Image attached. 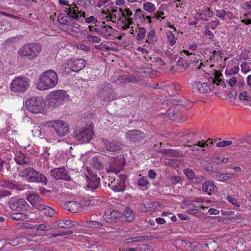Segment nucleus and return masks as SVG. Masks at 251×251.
<instances>
[{
  "instance_id": "50",
  "label": "nucleus",
  "mask_w": 251,
  "mask_h": 251,
  "mask_svg": "<svg viewBox=\"0 0 251 251\" xmlns=\"http://www.w3.org/2000/svg\"><path fill=\"white\" fill-rule=\"evenodd\" d=\"M96 48L104 51H108L110 50V47L103 43H101L100 45L96 46Z\"/></svg>"
},
{
  "instance_id": "15",
  "label": "nucleus",
  "mask_w": 251,
  "mask_h": 251,
  "mask_svg": "<svg viewBox=\"0 0 251 251\" xmlns=\"http://www.w3.org/2000/svg\"><path fill=\"white\" fill-rule=\"evenodd\" d=\"M192 86L194 91L200 93H208L212 89L211 84L208 82L195 81L193 83Z\"/></svg>"
},
{
  "instance_id": "22",
  "label": "nucleus",
  "mask_w": 251,
  "mask_h": 251,
  "mask_svg": "<svg viewBox=\"0 0 251 251\" xmlns=\"http://www.w3.org/2000/svg\"><path fill=\"white\" fill-rule=\"evenodd\" d=\"M37 174L36 171L33 168L30 167L21 168L20 170V176L23 177H26L29 182L33 180L35 176Z\"/></svg>"
},
{
  "instance_id": "41",
  "label": "nucleus",
  "mask_w": 251,
  "mask_h": 251,
  "mask_svg": "<svg viewBox=\"0 0 251 251\" xmlns=\"http://www.w3.org/2000/svg\"><path fill=\"white\" fill-rule=\"evenodd\" d=\"M168 156L169 157H181L183 156L182 154L179 153L177 151L172 149H169L168 152Z\"/></svg>"
},
{
  "instance_id": "48",
  "label": "nucleus",
  "mask_w": 251,
  "mask_h": 251,
  "mask_svg": "<svg viewBox=\"0 0 251 251\" xmlns=\"http://www.w3.org/2000/svg\"><path fill=\"white\" fill-rule=\"evenodd\" d=\"M149 184L148 178L143 176L137 180V184L140 186H145Z\"/></svg>"
},
{
  "instance_id": "1",
  "label": "nucleus",
  "mask_w": 251,
  "mask_h": 251,
  "mask_svg": "<svg viewBox=\"0 0 251 251\" xmlns=\"http://www.w3.org/2000/svg\"><path fill=\"white\" fill-rule=\"evenodd\" d=\"M58 82V75L52 70L44 72L39 77L37 88L40 90H48L54 87Z\"/></svg>"
},
{
  "instance_id": "12",
  "label": "nucleus",
  "mask_w": 251,
  "mask_h": 251,
  "mask_svg": "<svg viewBox=\"0 0 251 251\" xmlns=\"http://www.w3.org/2000/svg\"><path fill=\"white\" fill-rule=\"evenodd\" d=\"M92 131L88 128L76 130L73 134L74 139L80 143L89 142L92 137Z\"/></svg>"
},
{
  "instance_id": "25",
  "label": "nucleus",
  "mask_w": 251,
  "mask_h": 251,
  "mask_svg": "<svg viewBox=\"0 0 251 251\" xmlns=\"http://www.w3.org/2000/svg\"><path fill=\"white\" fill-rule=\"evenodd\" d=\"M244 8L249 12L244 15V19L242 20V22L246 25L251 24V0H249L245 2L244 5Z\"/></svg>"
},
{
  "instance_id": "63",
  "label": "nucleus",
  "mask_w": 251,
  "mask_h": 251,
  "mask_svg": "<svg viewBox=\"0 0 251 251\" xmlns=\"http://www.w3.org/2000/svg\"><path fill=\"white\" fill-rule=\"evenodd\" d=\"M148 176L151 179H154L156 176V172L152 169H150L148 171Z\"/></svg>"
},
{
  "instance_id": "18",
  "label": "nucleus",
  "mask_w": 251,
  "mask_h": 251,
  "mask_svg": "<svg viewBox=\"0 0 251 251\" xmlns=\"http://www.w3.org/2000/svg\"><path fill=\"white\" fill-rule=\"evenodd\" d=\"M179 105H174L170 108L167 112V116L170 119L172 120H179L181 121H185L186 117L184 119H180V117L181 116V112L180 110Z\"/></svg>"
},
{
  "instance_id": "51",
  "label": "nucleus",
  "mask_w": 251,
  "mask_h": 251,
  "mask_svg": "<svg viewBox=\"0 0 251 251\" xmlns=\"http://www.w3.org/2000/svg\"><path fill=\"white\" fill-rule=\"evenodd\" d=\"M250 70V68L247 62H243L241 64V70L243 73L246 74Z\"/></svg>"
},
{
  "instance_id": "7",
  "label": "nucleus",
  "mask_w": 251,
  "mask_h": 251,
  "mask_svg": "<svg viewBox=\"0 0 251 251\" xmlns=\"http://www.w3.org/2000/svg\"><path fill=\"white\" fill-rule=\"evenodd\" d=\"M29 85V82L27 78L18 77L12 81L10 89L13 92H23L27 89Z\"/></svg>"
},
{
  "instance_id": "43",
  "label": "nucleus",
  "mask_w": 251,
  "mask_h": 251,
  "mask_svg": "<svg viewBox=\"0 0 251 251\" xmlns=\"http://www.w3.org/2000/svg\"><path fill=\"white\" fill-rule=\"evenodd\" d=\"M2 187H5L8 189H13L15 185L9 180H3L0 183Z\"/></svg>"
},
{
  "instance_id": "59",
  "label": "nucleus",
  "mask_w": 251,
  "mask_h": 251,
  "mask_svg": "<svg viewBox=\"0 0 251 251\" xmlns=\"http://www.w3.org/2000/svg\"><path fill=\"white\" fill-rule=\"evenodd\" d=\"M132 11L128 8H126L125 9V13H123V16L125 18H132L131 16L132 15Z\"/></svg>"
},
{
  "instance_id": "4",
  "label": "nucleus",
  "mask_w": 251,
  "mask_h": 251,
  "mask_svg": "<svg viewBox=\"0 0 251 251\" xmlns=\"http://www.w3.org/2000/svg\"><path fill=\"white\" fill-rule=\"evenodd\" d=\"M25 105L28 110L31 112L39 113L44 111L45 103L41 98L32 96L26 100Z\"/></svg>"
},
{
  "instance_id": "6",
  "label": "nucleus",
  "mask_w": 251,
  "mask_h": 251,
  "mask_svg": "<svg viewBox=\"0 0 251 251\" xmlns=\"http://www.w3.org/2000/svg\"><path fill=\"white\" fill-rule=\"evenodd\" d=\"M48 126L53 127L58 135L60 136H65L69 131V127L66 122L62 120H53L48 122Z\"/></svg>"
},
{
  "instance_id": "29",
  "label": "nucleus",
  "mask_w": 251,
  "mask_h": 251,
  "mask_svg": "<svg viewBox=\"0 0 251 251\" xmlns=\"http://www.w3.org/2000/svg\"><path fill=\"white\" fill-rule=\"evenodd\" d=\"M31 182L42 183V184L46 185L47 183V179L43 174H39L37 172V174L35 176L33 180H32Z\"/></svg>"
},
{
  "instance_id": "9",
  "label": "nucleus",
  "mask_w": 251,
  "mask_h": 251,
  "mask_svg": "<svg viewBox=\"0 0 251 251\" xmlns=\"http://www.w3.org/2000/svg\"><path fill=\"white\" fill-rule=\"evenodd\" d=\"M58 3L61 5H66L68 7L65 8L64 12L71 18L75 20H79L78 7L75 4H70L69 2L66 0H59Z\"/></svg>"
},
{
  "instance_id": "31",
  "label": "nucleus",
  "mask_w": 251,
  "mask_h": 251,
  "mask_svg": "<svg viewBox=\"0 0 251 251\" xmlns=\"http://www.w3.org/2000/svg\"><path fill=\"white\" fill-rule=\"evenodd\" d=\"M10 217L12 219L16 221L24 220L28 218V215L22 213L17 212L11 214Z\"/></svg>"
},
{
  "instance_id": "33",
  "label": "nucleus",
  "mask_w": 251,
  "mask_h": 251,
  "mask_svg": "<svg viewBox=\"0 0 251 251\" xmlns=\"http://www.w3.org/2000/svg\"><path fill=\"white\" fill-rule=\"evenodd\" d=\"M239 71V67L238 66H235L234 67L228 69H226L225 70V75L226 77L228 76H234L237 75Z\"/></svg>"
},
{
  "instance_id": "21",
  "label": "nucleus",
  "mask_w": 251,
  "mask_h": 251,
  "mask_svg": "<svg viewBox=\"0 0 251 251\" xmlns=\"http://www.w3.org/2000/svg\"><path fill=\"white\" fill-rule=\"evenodd\" d=\"M86 181L87 182V188H91L92 190L97 189L100 182V179L97 175L94 174H90L86 175Z\"/></svg>"
},
{
  "instance_id": "32",
  "label": "nucleus",
  "mask_w": 251,
  "mask_h": 251,
  "mask_svg": "<svg viewBox=\"0 0 251 251\" xmlns=\"http://www.w3.org/2000/svg\"><path fill=\"white\" fill-rule=\"evenodd\" d=\"M125 218L129 222H132L134 219V214L130 208H126L124 212Z\"/></svg>"
},
{
  "instance_id": "62",
  "label": "nucleus",
  "mask_w": 251,
  "mask_h": 251,
  "mask_svg": "<svg viewBox=\"0 0 251 251\" xmlns=\"http://www.w3.org/2000/svg\"><path fill=\"white\" fill-rule=\"evenodd\" d=\"M226 14V12L224 10H216V15L219 18L223 19Z\"/></svg>"
},
{
  "instance_id": "45",
  "label": "nucleus",
  "mask_w": 251,
  "mask_h": 251,
  "mask_svg": "<svg viewBox=\"0 0 251 251\" xmlns=\"http://www.w3.org/2000/svg\"><path fill=\"white\" fill-rule=\"evenodd\" d=\"M146 29L145 28H140L139 29L138 34L136 37L137 40L141 41L143 39L146 34Z\"/></svg>"
},
{
  "instance_id": "49",
  "label": "nucleus",
  "mask_w": 251,
  "mask_h": 251,
  "mask_svg": "<svg viewBox=\"0 0 251 251\" xmlns=\"http://www.w3.org/2000/svg\"><path fill=\"white\" fill-rule=\"evenodd\" d=\"M205 180V178L202 176H195L191 181L195 184H201Z\"/></svg>"
},
{
  "instance_id": "8",
  "label": "nucleus",
  "mask_w": 251,
  "mask_h": 251,
  "mask_svg": "<svg viewBox=\"0 0 251 251\" xmlns=\"http://www.w3.org/2000/svg\"><path fill=\"white\" fill-rule=\"evenodd\" d=\"M99 97L103 101H111L117 99V94L113 92L112 85L105 84L99 91Z\"/></svg>"
},
{
  "instance_id": "56",
  "label": "nucleus",
  "mask_w": 251,
  "mask_h": 251,
  "mask_svg": "<svg viewBox=\"0 0 251 251\" xmlns=\"http://www.w3.org/2000/svg\"><path fill=\"white\" fill-rule=\"evenodd\" d=\"M50 228L48 225L40 224L38 225L37 230L40 231H48Z\"/></svg>"
},
{
  "instance_id": "58",
  "label": "nucleus",
  "mask_w": 251,
  "mask_h": 251,
  "mask_svg": "<svg viewBox=\"0 0 251 251\" xmlns=\"http://www.w3.org/2000/svg\"><path fill=\"white\" fill-rule=\"evenodd\" d=\"M193 65L197 67V69H200L202 66H204L201 60L196 59L193 60Z\"/></svg>"
},
{
  "instance_id": "61",
  "label": "nucleus",
  "mask_w": 251,
  "mask_h": 251,
  "mask_svg": "<svg viewBox=\"0 0 251 251\" xmlns=\"http://www.w3.org/2000/svg\"><path fill=\"white\" fill-rule=\"evenodd\" d=\"M17 228L19 229H28V228H29V224H27V223H19L17 225Z\"/></svg>"
},
{
  "instance_id": "11",
  "label": "nucleus",
  "mask_w": 251,
  "mask_h": 251,
  "mask_svg": "<svg viewBox=\"0 0 251 251\" xmlns=\"http://www.w3.org/2000/svg\"><path fill=\"white\" fill-rule=\"evenodd\" d=\"M127 176L124 174H120L118 178L112 181L109 186L115 192H122L125 190Z\"/></svg>"
},
{
  "instance_id": "16",
  "label": "nucleus",
  "mask_w": 251,
  "mask_h": 251,
  "mask_svg": "<svg viewBox=\"0 0 251 251\" xmlns=\"http://www.w3.org/2000/svg\"><path fill=\"white\" fill-rule=\"evenodd\" d=\"M141 79L139 76L134 75H119L115 82L116 84L119 85L122 83H126L129 82H139L141 81Z\"/></svg>"
},
{
  "instance_id": "17",
  "label": "nucleus",
  "mask_w": 251,
  "mask_h": 251,
  "mask_svg": "<svg viewBox=\"0 0 251 251\" xmlns=\"http://www.w3.org/2000/svg\"><path fill=\"white\" fill-rule=\"evenodd\" d=\"M102 141L104 147L110 152H117L122 148V144L118 141H109L105 139H102Z\"/></svg>"
},
{
  "instance_id": "26",
  "label": "nucleus",
  "mask_w": 251,
  "mask_h": 251,
  "mask_svg": "<svg viewBox=\"0 0 251 251\" xmlns=\"http://www.w3.org/2000/svg\"><path fill=\"white\" fill-rule=\"evenodd\" d=\"M202 189L203 192L207 193L209 195L217 191L216 186L211 181L205 182L202 185Z\"/></svg>"
},
{
  "instance_id": "2",
  "label": "nucleus",
  "mask_w": 251,
  "mask_h": 251,
  "mask_svg": "<svg viewBox=\"0 0 251 251\" xmlns=\"http://www.w3.org/2000/svg\"><path fill=\"white\" fill-rule=\"evenodd\" d=\"M42 50L41 46L34 43H26L22 46L18 50V54L22 57L30 60L36 58Z\"/></svg>"
},
{
  "instance_id": "27",
  "label": "nucleus",
  "mask_w": 251,
  "mask_h": 251,
  "mask_svg": "<svg viewBox=\"0 0 251 251\" xmlns=\"http://www.w3.org/2000/svg\"><path fill=\"white\" fill-rule=\"evenodd\" d=\"M99 32L104 37L107 38L111 35L112 32V28L108 25L100 26L99 27Z\"/></svg>"
},
{
  "instance_id": "30",
  "label": "nucleus",
  "mask_w": 251,
  "mask_h": 251,
  "mask_svg": "<svg viewBox=\"0 0 251 251\" xmlns=\"http://www.w3.org/2000/svg\"><path fill=\"white\" fill-rule=\"evenodd\" d=\"M39 209L43 211L44 213L48 216H52L54 214V210L53 208L45 205H40Z\"/></svg>"
},
{
  "instance_id": "10",
  "label": "nucleus",
  "mask_w": 251,
  "mask_h": 251,
  "mask_svg": "<svg viewBox=\"0 0 251 251\" xmlns=\"http://www.w3.org/2000/svg\"><path fill=\"white\" fill-rule=\"evenodd\" d=\"M126 164L123 157L112 158L109 161V166L106 168L107 172H113L117 174L122 170Z\"/></svg>"
},
{
  "instance_id": "60",
  "label": "nucleus",
  "mask_w": 251,
  "mask_h": 251,
  "mask_svg": "<svg viewBox=\"0 0 251 251\" xmlns=\"http://www.w3.org/2000/svg\"><path fill=\"white\" fill-rule=\"evenodd\" d=\"M155 31L151 30L150 31L147 35L148 39L146 40V42L150 43L151 41H152L153 37L154 36Z\"/></svg>"
},
{
  "instance_id": "52",
  "label": "nucleus",
  "mask_w": 251,
  "mask_h": 251,
  "mask_svg": "<svg viewBox=\"0 0 251 251\" xmlns=\"http://www.w3.org/2000/svg\"><path fill=\"white\" fill-rule=\"evenodd\" d=\"M228 159L227 158L224 157H217L214 158V161L216 163H226L228 162Z\"/></svg>"
},
{
  "instance_id": "64",
  "label": "nucleus",
  "mask_w": 251,
  "mask_h": 251,
  "mask_svg": "<svg viewBox=\"0 0 251 251\" xmlns=\"http://www.w3.org/2000/svg\"><path fill=\"white\" fill-rule=\"evenodd\" d=\"M171 180L172 181V183L176 184L180 182L181 179L179 176H172L171 177Z\"/></svg>"
},
{
  "instance_id": "47",
  "label": "nucleus",
  "mask_w": 251,
  "mask_h": 251,
  "mask_svg": "<svg viewBox=\"0 0 251 251\" xmlns=\"http://www.w3.org/2000/svg\"><path fill=\"white\" fill-rule=\"evenodd\" d=\"M227 78H228L226 79V81L229 85L231 87L235 86L237 83V78L234 76H228Z\"/></svg>"
},
{
  "instance_id": "19",
  "label": "nucleus",
  "mask_w": 251,
  "mask_h": 251,
  "mask_svg": "<svg viewBox=\"0 0 251 251\" xmlns=\"http://www.w3.org/2000/svg\"><path fill=\"white\" fill-rule=\"evenodd\" d=\"M145 134L139 130H131L126 134V138L133 142H140L145 139Z\"/></svg>"
},
{
  "instance_id": "20",
  "label": "nucleus",
  "mask_w": 251,
  "mask_h": 251,
  "mask_svg": "<svg viewBox=\"0 0 251 251\" xmlns=\"http://www.w3.org/2000/svg\"><path fill=\"white\" fill-rule=\"evenodd\" d=\"M63 207L65 210L73 213L80 212L82 209L80 204L75 201H71L64 203Z\"/></svg>"
},
{
  "instance_id": "57",
  "label": "nucleus",
  "mask_w": 251,
  "mask_h": 251,
  "mask_svg": "<svg viewBox=\"0 0 251 251\" xmlns=\"http://www.w3.org/2000/svg\"><path fill=\"white\" fill-rule=\"evenodd\" d=\"M94 201H97V198L95 197L91 198L90 199H87L84 201V204L85 205H94L95 202H94Z\"/></svg>"
},
{
  "instance_id": "38",
  "label": "nucleus",
  "mask_w": 251,
  "mask_h": 251,
  "mask_svg": "<svg viewBox=\"0 0 251 251\" xmlns=\"http://www.w3.org/2000/svg\"><path fill=\"white\" fill-rule=\"evenodd\" d=\"M40 196L38 194H29L27 198V201L32 204H35L38 201Z\"/></svg>"
},
{
  "instance_id": "23",
  "label": "nucleus",
  "mask_w": 251,
  "mask_h": 251,
  "mask_svg": "<svg viewBox=\"0 0 251 251\" xmlns=\"http://www.w3.org/2000/svg\"><path fill=\"white\" fill-rule=\"evenodd\" d=\"M76 222L70 220H60L54 223V227L68 228L75 227Z\"/></svg>"
},
{
  "instance_id": "54",
  "label": "nucleus",
  "mask_w": 251,
  "mask_h": 251,
  "mask_svg": "<svg viewBox=\"0 0 251 251\" xmlns=\"http://www.w3.org/2000/svg\"><path fill=\"white\" fill-rule=\"evenodd\" d=\"M87 38L93 43H99L101 41L99 37L94 35H87Z\"/></svg>"
},
{
  "instance_id": "24",
  "label": "nucleus",
  "mask_w": 251,
  "mask_h": 251,
  "mask_svg": "<svg viewBox=\"0 0 251 251\" xmlns=\"http://www.w3.org/2000/svg\"><path fill=\"white\" fill-rule=\"evenodd\" d=\"M120 213L117 211L112 210L111 209H107L106 210L103 217L109 223H112L119 218Z\"/></svg>"
},
{
  "instance_id": "40",
  "label": "nucleus",
  "mask_w": 251,
  "mask_h": 251,
  "mask_svg": "<svg viewBox=\"0 0 251 251\" xmlns=\"http://www.w3.org/2000/svg\"><path fill=\"white\" fill-rule=\"evenodd\" d=\"M177 65L179 67L180 69H186L189 66V63L182 58H180L177 62Z\"/></svg>"
},
{
  "instance_id": "46",
  "label": "nucleus",
  "mask_w": 251,
  "mask_h": 251,
  "mask_svg": "<svg viewBox=\"0 0 251 251\" xmlns=\"http://www.w3.org/2000/svg\"><path fill=\"white\" fill-rule=\"evenodd\" d=\"M26 158L25 157L24 154H22V156L19 157L15 159V161L17 163L22 165H27L29 162L25 160Z\"/></svg>"
},
{
  "instance_id": "13",
  "label": "nucleus",
  "mask_w": 251,
  "mask_h": 251,
  "mask_svg": "<svg viewBox=\"0 0 251 251\" xmlns=\"http://www.w3.org/2000/svg\"><path fill=\"white\" fill-rule=\"evenodd\" d=\"M9 205L14 211H23L26 210L28 204L24 199L13 197L9 201Z\"/></svg>"
},
{
  "instance_id": "34",
  "label": "nucleus",
  "mask_w": 251,
  "mask_h": 251,
  "mask_svg": "<svg viewBox=\"0 0 251 251\" xmlns=\"http://www.w3.org/2000/svg\"><path fill=\"white\" fill-rule=\"evenodd\" d=\"M151 239V237L147 236H136L127 239V243L132 242H142L144 240H149Z\"/></svg>"
},
{
  "instance_id": "5",
  "label": "nucleus",
  "mask_w": 251,
  "mask_h": 251,
  "mask_svg": "<svg viewBox=\"0 0 251 251\" xmlns=\"http://www.w3.org/2000/svg\"><path fill=\"white\" fill-rule=\"evenodd\" d=\"M86 66L85 60L83 59H69L64 61L62 65L64 71L68 74L71 72H79Z\"/></svg>"
},
{
  "instance_id": "44",
  "label": "nucleus",
  "mask_w": 251,
  "mask_h": 251,
  "mask_svg": "<svg viewBox=\"0 0 251 251\" xmlns=\"http://www.w3.org/2000/svg\"><path fill=\"white\" fill-rule=\"evenodd\" d=\"M167 39L170 45L173 46L176 43V38L174 34L170 31L167 33Z\"/></svg>"
},
{
  "instance_id": "39",
  "label": "nucleus",
  "mask_w": 251,
  "mask_h": 251,
  "mask_svg": "<svg viewBox=\"0 0 251 251\" xmlns=\"http://www.w3.org/2000/svg\"><path fill=\"white\" fill-rule=\"evenodd\" d=\"M92 164L93 166L96 169L100 170L102 168L103 166L101 162L97 157H94L92 158Z\"/></svg>"
},
{
  "instance_id": "55",
  "label": "nucleus",
  "mask_w": 251,
  "mask_h": 251,
  "mask_svg": "<svg viewBox=\"0 0 251 251\" xmlns=\"http://www.w3.org/2000/svg\"><path fill=\"white\" fill-rule=\"evenodd\" d=\"M227 199L229 201V202H230L231 204H232L233 205L236 206L237 207H239V203L238 202L237 200L230 196H228L227 197Z\"/></svg>"
},
{
  "instance_id": "35",
  "label": "nucleus",
  "mask_w": 251,
  "mask_h": 251,
  "mask_svg": "<svg viewBox=\"0 0 251 251\" xmlns=\"http://www.w3.org/2000/svg\"><path fill=\"white\" fill-rule=\"evenodd\" d=\"M86 226L89 228H100L103 226V224L96 221H88L86 222Z\"/></svg>"
},
{
  "instance_id": "28",
  "label": "nucleus",
  "mask_w": 251,
  "mask_h": 251,
  "mask_svg": "<svg viewBox=\"0 0 251 251\" xmlns=\"http://www.w3.org/2000/svg\"><path fill=\"white\" fill-rule=\"evenodd\" d=\"M234 174L231 173H221L215 176V179L220 181H225L231 178Z\"/></svg>"
},
{
  "instance_id": "14",
  "label": "nucleus",
  "mask_w": 251,
  "mask_h": 251,
  "mask_svg": "<svg viewBox=\"0 0 251 251\" xmlns=\"http://www.w3.org/2000/svg\"><path fill=\"white\" fill-rule=\"evenodd\" d=\"M50 174L55 180L70 181L71 179L67 170L63 167L54 168L50 171Z\"/></svg>"
},
{
  "instance_id": "42",
  "label": "nucleus",
  "mask_w": 251,
  "mask_h": 251,
  "mask_svg": "<svg viewBox=\"0 0 251 251\" xmlns=\"http://www.w3.org/2000/svg\"><path fill=\"white\" fill-rule=\"evenodd\" d=\"M183 172L185 175L186 176L188 179H189L191 181L193 179V178L196 176L194 171L191 169H184Z\"/></svg>"
},
{
  "instance_id": "36",
  "label": "nucleus",
  "mask_w": 251,
  "mask_h": 251,
  "mask_svg": "<svg viewBox=\"0 0 251 251\" xmlns=\"http://www.w3.org/2000/svg\"><path fill=\"white\" fill-rule=\"evenodd\" d=\"M143 8L149 13L155 10V5L151 2H147L143 3Z\"/></svg>"
},
{
  "instance_id": "37",
  "label": "nucleus",
  "mask_w": 251,
  "mask_h": 251,
  "mask_svg": "<svg viewBox=\"0 0 251 251\" xmlns=\"http://www.w3.org/2000/svg\"><path fill=\"white\" fill-rule=\"evenodd\" d=\"M214 79L213 83H216L217 85H220V83L222 81L221 78L223 77L222 74L219 71H215L214 73Z\"/></svg>"
},
{
  "instance_id": "3",
  "label": "nucleus",
  "mask_w": 251,
  "mask_h": 251,
  "mask_svg": "<svg viewBox=\"0 0 251 251\" xmlns=\"http://www.w3.org/2000/svg\"><path fill=\"white\" fill-rule=\"evenodd\" d=\"M50 104L53 107H57L69 100V96L64 90H58L50 92L48 95Z\"/></svg>"
},
{
  "instance_id": "53",
  "label": "nucleus",
  "mask_w": 251,
  "mask_h": 251,
  "mask_svg": "<svg viewBox=\"0 0 251 251\" xmlns=\"http://www.w3.org/2000/svg\"><path fill=\"white\" fill-rule=\"evenodd\" d=\"M232 144V142L231 141H223L217 143L216 146L218 147H223L231 145Z\"/></svg>"
}]
</instances>
